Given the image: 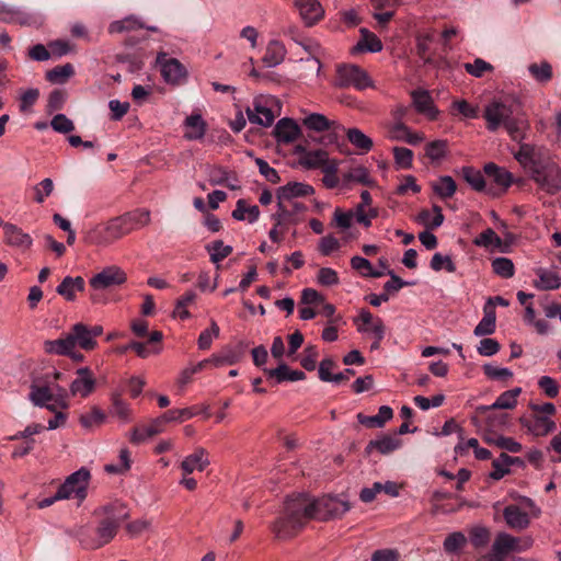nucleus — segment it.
<instances>
[{"label":"nucleus","instance_id":"obj_44","mask_svg":"<svg viewBox=\"0 0 561 561\" xmlns=\"http://www.w3.org/2000/svg\"><path fill=\"white\" fill-rule=\"evenodd\" d=\"M206 250L210 255V261L218 264L232 252V247L226 245L221 240H215L206 245Z\"/></svg>","mask_w":561,"mask_h":561},{"label":"nucleus","instance_id":"obj_12","mask_svg":"<svg viewBox=\"0 0 561 561\" xmlns=\"http://www.w3.org/2000/svg\"><path fill=\"white\" fill-rule=\"evenodd\" d=\"M90 472L85 468L71 473L58 489V496L82 501L87 495Z\"/></svg>","mask_w":561,"mask_h":561},{"label":"nucleus","instance_id":"obj_1","mask_svg":"<svg viewBox=\"0 0 561 561\" xmlns=\"http://www.w3.org/2000/svg\"><path fill=\"white\" fill-rule=\"evenodd\" d=\"M515 159L530 172V179L549 195L561 191V168L542 149L522 144L514 153Z\"/></svg>","mask_w":561,"mask_h":561},{"label":"nucleus","instance_id":"obj_39","mask_svg":"<svg viewBox=\"0 0 561 561\" xmlns=\"http://www.w3.org/2000/svg\"><path fill=\"white\" fill-rule=\"evenodd\" d=\"M75 75V68L71 64L54 67L46 72V79L54 84H62Z\"/></svg>","mask_w":561,"mask_h":561},{"label":"nucleus","instance_id":"obj_2","mask_svg":"<svg viewBox=\"0 0 561 561\" xmlns=\"http://www.w3.org/2000/svg\"><path fill=\"white\" fill-rule=\"evenodd\" d=\"M314 499L301 493L289 496L285 503L284 516L278 518L273 530L278 538L294 536L310 519H316Z\"/></svg>","mask_w":561,"mask_h":561},{"label":"nucleus","instance_id":"obj_64","mask_svg":"<svg viewBox=\"0 0 561 561\" xmlns=\"http://www.w3.org/2000/svg\"><path fill=\"white\" fill-rule=\"evenodd\" d=\"M556 428V423L548 416L536 415L531 431L536 435H546Z\"/></svg>","mask_w":561,"mask_h":561},{"label":"nucleus","instance_id":"obj_21","mask_svg":"<svg viewBox=\"0 0 561 561\" xmlns=\"http://www.w3.org/2000/svg\"><path fill=\"white\" fill-rule=\"evenodd\" d=\"M314 190L311 185L301 182H289L280 186L276 191V198L280 202H294L293 199L300 196L313 194Z\"/></svg>","mask_w":561,"mask_h":561},{"label":"nucleus","instance_id":"obj_40","mask_svg":"<svg viewBox=\"0 0 561 561\" xmlns=\"http://www.w3.org/2000/svg\"><path fill=\"white\" fill-rule=\"evenodd\" d=\"M110 413L112 416L119 419L124 423H127L130 419L129 405L122 399L119 392H114L112 394V407Z\"/></svg>","mask_w":561,"mask_h":561},{"label":"nucleus","instance_id":"obj_62","mask_svg":"<svg viewBox=\"0 0 561 561\" xmlns=\"http://www.w3.org/2000/svg\"><path fill=\"white\" fill-rule=\"evenodd\" d=\"M394 161L400 169H410L412 167L413 152L403 147L393 148Z\"/></svg>","mask_w":561,"mask_h":561},{"label":"nucleus","instance_id":"obj_31","mask_svg":"<svg viewBox=\"0 0 561 561\" xmlns=\"http://www.w3.org/2000/svg\"><path fill=\"white\" fill-rule=\"evenodd\" d=\"M401 445L402 442L397 435L389 434L371 440L368 445V449H376L380 454L387 455L399 449Z\"/></svg>","mask_w":561,"mask_h":561},{"label":"nucleus","instance_id":"obj_55","mask_svg":"<svg viewBox=\"0 0 561 561\" xmlns=\"http://www.w3.org/2000/svg\"><path fill=\"white\" fill-rule=\"evenodd\" d=\"M218 335H219V327L215 320H211L210 328L201 332V334L198 336L197 344H198L199 350H208L213 343V340L218 337Z\"/></svg>","mask_w":561,"mask_h":561},{"label":"nucleus","instance_id":"obj_63","mask_svg":"<svg viewBox=\"0 0 561 561\" xmlns=\"http://www.w3.org/2000/svg\"><path fill=\"white\" fill-rule=\"evenodd\" d=\"M241 353H242V348L239 352H236L233 350H225L221 354L214 355L210 358V360L216 366L233 365L237 362H239Z\"/></svg>","mask_w":561,"mask_h":561},{"label":"nucleus","instance_id":"obj_5","mask_svg":"<svg viewBox=\"0 0 561 561\" xmlns=\"http://www.w3.org/2000/svg\"><path fill=\"white\" fill-rule=\"evenodd\" d=\"M98 342L92 339L89 327L78 322L71 327L65 337L45 341L44 350L46 353H62L68 350L67 347L79 346L84 351H92Z\"/></svg>","mask_w":561,"mask_h":561},{"label":"nucleus","instance_id":"obj_61","mask_svg":"<svg viewBox=\"0 0 561 561\" xmlns=\"http://www.w3.org/2000/svg\"><path fill=\"white\" fill-rule=\"evenodd\" d=\"M385 275L390 276V280L385 283L383 293L388 294V297L396 295L401 288L411 285L409 282L402 280L399 276H397L392 271L385 272Z\"/></svg>","mask_w":561,"mask_h":561},{"label":"nucleus","instance_id":"obj_51","mask_svg":"<svg viewBox=\"0 0 561 561\" xmlns=\"http://www.w3.org/2000/svg\"><path fill=\"white\" fill-rule=\"evenodd\" d=\"M447 141L446 140H434L428 142L425 147V154L432 161H440L447 153Z\"/></svg>","mask_w":561,"mask_h":561},{"label":"nucleus","instance_id":"obj_29","mask_svg":"<svg viewBox=\"0 0 561 561\" xmlns=\"http://www.w3.org/2000/svg\"><path fill=\"white\" fill-rule=\"evenodd\" d=\"M515 463H522V460L517 457H511L505 453H502L499 458L492 462L493 470L490 472V478L493 480H500L510 472V467Z\"/></svg>","mask_w":561,"mask_h":561},{"label":"nucleus","instance_id":"obj_49","mask_svg":"<svg viewBox=\"0 0 561 561\" xmlns=\"http://www.w3.org/2000/svg\"><path fill=\"white\" fill-rule=\"evenodd\" d=\"M461 174L465 181L476 191H482L485 186L484 178L482 173L471 167H463Z\"/></svg>","mask_w":561,"mask_h":561},{"label":"nucleus","instance_id":"obj_60","mask_svg":"<svg viewBox=\"0 0 561 561\" xmlns=\"http://www.w3.org/2000/svg\"><path fill=\"white\" fill-rule=\"evenodd\" d=\"M484 375L492 380H505L513 377V371L505 367L494 366L492 364L483 365Z\"/></svg>","mask_w":561,"mask_h":561},{"label":"nucleus","instance_id":"obj_37","mask_svg":"<svg viewBox=\"0 0 561 561\" xmlns=\"http://www.w3.org/2000/svg\"><path fill=\"white\" fill-rule=\"evenodd\" d=\"M537 275L535 286L541 290L558 289L561 286V277L553 271L540 268Z\"/></svg>","mask_w":561,"mask_h":561},{"label":"nucleus","instance_id":"obj_10","mask_svg":"<svg viewBox=\"0 0 561 561\" xmlns=\"http://www.w3.org/2000/svg\"><path fill=\"white\" fill-rule=\"evenodd\" d=\"M353 322L360 334L374 339L370 350H378L386 332L383 321L379 317L374 316L369 310L362 308L357 317L353 319Z\"/></svg>","mask_w":561,"mask_h":561},{"label":"nucleus","instance_id":"obj_17","mask_svg":"<svg viewBox=\"0 0 561 561\" xmlns=\"http://www.w3.org/2000/svg\"><path fill=\"white\" fill-rule=\"evenodd\" d=\"M77 378L70 385V392L72 396H80L81 398L89 397L95 389V378L89 367L78 368Z\"/></svg>","mask_w":561,"mask_h":561},{"label":"nucleus","instance_id":"obj_32","mask_svg":"<svg viewBox=\"0 0 561 561\" xmlns=\"http://www.w3.org/2000/svg\"><path fill=\"white\" fill-rule=\"evenodd\" d=\"M185 127V137L188 140L202 139L206 133V123L199 114H193L186 117Z\"/></svg>","mask_w":561,"mask_h":561},{"label":"nucleus","instance_id":"obj_50","mask_svg":"<svg viewBox=\"0 0 561 561\" xmlns=\"http://www.w3.org/2000/svg\"><path fill=\"white\" fill-rule=\"evenodd\" d=\"M373 146L374 142L371 138H369L358 128H353V148L356 149L357 153H367L371 150Z\"/></svg>","mask_w":561,"mask_h":561},{"label":"nucleus","instance_id":"obj_4","mask_svg":"<svg viewBox=\"0 0 561 561\" xmlns=\"http://www.w3.org/2000/svg\"><path fill=\"white\" fill-rule=\"evenodd\" d=\"M105 517L95 530V538H79L84 549L95 550L107 545L116 536L122 523L128 517L126 507L119 503L105 507Z\"/></svg>","mask_w":561,"mask_h":561},{"label":"nucleus","instance_id":"obj_56","mask_svg":"<svg viewBox=\"0 0 561 561\" xmlns=\"http://www.w3.org/2000/svg\"><path fill=\"white\" fill-rule=\"evenodd\" d=\"M197 414V410L195 407L193 408H184V409H173L169 410L164 413V420L168 422H179L182 423L192 419Z\"/></svg>","mask_w":561,"mask_h":561},{"label":"nucleus","instance_id":"obj_7","mask_svg":"<svg viewBox=\"0 0 561 561\" xmlns=\"http://www.w3.org/2000/svg\"><path fill=\"white\" fill-rule=\"evenodd\" d=\"M128 233L123 216H118L92 228L88 232V241L96 245H108Z\"/></svg>","mask_w":561,"mask_h":561},{"label":"nucleus","instance_id":"obj_16","mask_svg":"<svg viewBox=\"0 0 561 561\" xmlns=\"http://www.w3.org/2000/svg\"><path fill=\"white\" fill-rule=\"evenodd\" d=\"M294 7L307 26L318 23L324 14V10L318 0H291Z\"/></svg>","mask_w":561,"mask_h":561},{"label":"nucleus","instance_id":"obj_59","mask_svg":"<svg viewBox=\"0 0 561 561\" xmlns=\"http://www.w3.org/2000/svg\"><path fill=\"white\" fill-rule=\"evenodd\" d=\"M34 201L38 204L44 203L45 198L48 197L54 191V182L51 179L46 178L36 184L33 188Z\"/></svg>","mask_w":561,"mask_h":561},{"label":"nucleus","instance_id":"obj_34","mask_svg":"<svg viewBox=\"0 0 561 561\" xmlns=\"http://www.w3.org/2000/svg\"><path fill=\"white\" fill-rule=\"evenodd\" d=\"M484 316L473 330L476 336H485L494 333L496 316L492 307L484 306Z\"/></svg>","mask_w":561,"mask_h":561},{"label":"nucleus","instance_id":"obj_48","mask_svg":"<svg viewBox=\"0 0 561 561\" xmlns=\"http://www.w3.org/2000/svg\"><path fill=\"white\" fill-rule=\"evenodd\" d=\"M302 124L310 130L324 131L331 126L330 121L322 114L311 113L302 119Z\"/></svg>","mask_w":561,"mask_h":561},{"label":"nucleus","instance_id":"obj_3","mask_svg":"<svg viewBox=\"0 0 561 561\" xmlns=\"http://www.w3.org/2000/svg\"><path fill=\"white\" fill-rule=\"evenodd\" d=\"M486 128L491 131L504 127L512 140L520 142L529 128L528 121L520 113H515L511 105L501 101L490 102L483 113Z\"/></svg>","mask_w":561,"mask_h":561},{"label":"nucleus","instance_id":"obj_13","mask_svg":"<svg viewBox=\"0 0 561 561\" xmlns=\"http://www.w3.org/2000/svg\"><path fill=\"white\" fill-rule=\"evenodd\" d=\"M127 279L126 273L116 265L103 268L90 279V286L94 291L104 290L124 284Z\"/></svg>","mask_w":561,"mask_h":561},{"label":"nucleus","instance_id":"obj_42","mask_svg":"<svg viewBox=\"0 0 561 561\" xmlns=\"http://www.w3.org/2000/svg\"><path fill=\"white\" fill-rule=\"evenodd\" d=\"M285 57V48L278 42H271L267 46L266 53L263 57V62L267 67H275L279 65Z\"/></svg>","mask_w":561,"mask_h":561},{"label":"nucleus","instance_id":"obj_57","mask_svg":"<svg viewBox=\"0 0 561 561\" xmlns=\"http://www.w3.org/2000/svg\"><path fill=\"white\" fill-rule=\"evenodd\" d=\"M431 268L439 272L442 270H446L449 273H454L456 271V265L453 262L449 255H443L442 253H435L431 260Z\"/></svg>","mask_w":561,"mask_h":561},{"label":"nucleus","instance_id":"obj_20","mask_svg":"<svg viewBox=\"0 0 561 561\" xmlns=\"http://www.w3.org/2000/svg\"><path fill=\"white\" fill-rule=\"evenodd\" d=\"M273 135L278 144L294 142L300 135L298 124L290 118H282L274 127Z\"/></svg>","mask_w":561,"mask_h":561},{"label":"nucleus","instance_id":"obj_54","mask_svg":"<svg viewBox=\"0 0 561 561\" xmlns=\"http://www.w3.org/2000/svg\"><path fill=\"white\" fill-rule=\"evenodd\" d=\"M493 272L503 277L510 278L514 275V264L512 260L507 257H496L492 261Z\"/></svg>","mask_w":561,"mask_h":561},{"label":"nucleus","instance_id":"obj_8","mask_svg":"<svg viewBox=\"0 0 561 561\" xmlns=\"http://www.w3.org/2000/svg\"><path fill=\"white\" fill-rule=\"evenodd\" d=\"M278 101L272 95H259L254 99L252 107L247 108V115L251 123L264 127L271 126L278 114Z\"/></svg>","mask_w":561,"mask_h":561},{"label":"nucleus","instance_id":"obj_38","mask_svg":"<svg viewBox=\"0 0 561 561\" xmlns=\"http://www.w3.org/2000/svg\"><path fill=\"white\" fill-rule=\"evenodd\" d=\"M433 211L434 214H432L427 209L422 210L417 215V221L428 229H435L440 227L444 222V215L442 213V208L437 205H434Z\"/></svg>","mask_w":561,"mask_h":561},{"label":"nucleus","instance_id":"obj_33","mask_svg":"<svg viewBox=\"0 0 561 561\" xmlns=\"http://www.w3.org/2000/svg\"><path fill=\"white\" fill-rule=\"evenodd\" d=\"M128 227L129 233L150 224V211L148 209H135L122 215Z\"/></svg>","mask_w":561,"mask_h":561},{"label":"nucleus","instance_id":"obj_23","mask_svg":"<svg viewBox=\"0 0 561 561\" xmlns=\"http://www.w3.org/2000/svg\"><path fill=\"white\" fill-rule=\"evenodd\" d=\"M335 367L336 364L332 358L322 359L318 369L319 378L322 381L332 382L334 385H340L342 381L346 380L350 369L335 373Z\"/></svg>","mask_w":561,"mask_h":561},{"label":"nucleus","instance_id":"obj_19","mask_svg":"<svg viewBox=\"0 0 561 561\" xmlns=\"http://www.w3.org/2000/svg\"><path fill=\"white\" fill-rule=\"evenodd\" d=\"M3 229L4 242L21 250H27L33 243L32 237L24 232L20 227L10 222H3L1 226Z\"/></svg>","mask_w":561,"mask_h":561},{"label":"nucleus","instance_id":"obj_26","mask_svg":"<svg viewBox=\"0 0 561 561\" xmlns=\"http://www.w3.org/2000/svg\"><path fill=\"white\" fill-rule=\"evenodd\" d=\"M264 373L270 379H274L277 383L284 381H298L306 377L304 371L294 370L286 364H280L273 369H264Z\"/></svg>","mask_w":561,"mask_h":561},{"label":"nucleus","instance_id":"obj_27","mask_svg":"<svg viewBox=\"0 0 561 561\" xmlns=\"http://www.w3.org/2000/svg\"><path fill=\"white\" fill-rule=\"evenodd\" d=\"M208 465L207 451L199 447L192 455L184 458L181 468L185 474H190L195 470L203 471Z\"/></svg>","mask_w":561,"mask_h":561},{"label":"nucleus","instance_id":"obj_6","mask_svg":"<svg viewBox=\"0 0 561 561\" xmlns=\"http://www.w3.org/2000/svg\"><path fill=\"white\" fill-rule=\"evenodd\" d=\"M502 514L508 528L523 531L530 526L531 518L540 516L541 510L530 497L524 496L520 499V505L508 504Z\"/></svg>","mask_w":561,"mask_h":561},{"label":"nucleus","instance_id":"obj_53","mask_svg":"<svg viewBox=\"0 0 561 561\" xmlns=\"http://www.w3.org/2000/svg\"><path fill=\"white\" fill-rule=\"evenodd\" d=\"M30 400L37 407L47 405L53 400V393L48 387L32 386Z\"/></svg>","mask_w":561,"mask_h":561},{"label":"nucleus","instance_id":"obj_45","mask_svg":"<svg viewBox=\"0 0 561 561\" xmlns=\"http://www.w3.org/2000/svg\"><path fill=\"white\" fill-rule=\"evenodd\" d=\"M530 76L539 83H547L552 78V67L547 61L530 64L528 66Z\"/></svg>","mask_w":561,"mask_h":561},{"label":"nucleus","instance_id":"obj_47","mask_svg":"<svg viewBox=\"0 0 561 561\" xmlns=\"http://www.w3.org/2000/svg\"><path fill=\"white\" fill-rule=\"evenodd\" d=\"M353 270L359 272L360 275L365 277H381L385 275L383 271H378L374 268L371 263L364 257L353 256Z\"/></svg>","mask_w":561,"mask_h":561},{"label":"nucleus","instance_id":"obj_15","mask_svg":"<svg viewBox=\"0 0 561 561\" xmlns=\"http://www.w3.org/2000/svg\"><path fill=\"white\" fill-rule=\"evenodd\" d=\"M161 53L157 56V62L160 65L162 78L167 83L180 84L187 76L185 67L175 58H165Z\"/></svg>","mask_w":561,"mask_h":561},{"label":"nucleus","instance_id":"obj_52","mask_svg":"<svg viewBox=\"0 0 561 561\" xmlns=\"http://www.w3.org/2000/svg\"><path fill=\"white\" fill-rule=\"evenodd\" d=\"M466 543V536L460 531H455L445 539L444 549L447 553H458Z\"/></svg>","mask_w":561,"mask_h":561},{"label":"nucleus","instance_id":"obj_18","mask_svg":"<svg viewBox=\"0 0 561 561\" xmlns=\"http://www.w3.org/2000/svg\"><path fill=\"white\" fill-rule=\"evenodd\" d=\"M360 202L353 210L355 220L364 227H369L371 220L378 216V209L371 205V195L367 190H362L359 193Z\"/></svg>","mask_w":561,"mask_h":561},{"label":"nucleus","instance_id":"obj_41","mask_svg":"<svg viewBox=\"0 0 561 561\" xmlns=\"http://www.w3.org/2000/svg\"><path fill=\"white\" fill-rule=\"evenodd\" d=\"M327 162L328 153L321 149L307 151L300 159L301 165L307 169L325 167Z\"/></svg>","mask_w":561,"mask_h":561},{"label":"nucleus","instance_id":"obj_28","mask_svg":"<svg viewBox=\"0 0 561 561\" xmlns=\"http://www.w3.org/2000/svg\"><path fill=\"white\" fill-rule=\"evenodd\" d=\"M522 393V388L516 387L501 393L491 405H482L479 411L485 412L491 409H514L517 404V398Z\"/></svg>","mask_w":561,"mask_h":561},{"label":"nucleus","instance_id":"obj_24","mask_svg":"<svg viewBox=\"0 0 561 561\" xmlns=\"http://www.w3.org/2000/svg\"><path fill=\"white\" fill-rule=\"evenodd\" d=\"M85 288L84 279L81 276L71 277L66 276L61 283L57 286L56 291L58 295L64 297L67 301L76 300V294L83 291Z\"/></svg>","mask_w":561,"mask_h":561},{"label":"nucleus","instance_id":"obj_36","mask_svg":"<svg viewBox=\"0 0 561 561\" xmlns=\"http://www.w3.org/2000/svg\"><path fill=\"white\" fill-rule=\"evenodd\" d=\"M484 172L502 190H506L512 183V174L494 163L485 164Z\"/></svg>","mask_w":561,"mask_h":561},{"label":"nucleus","instance_id":"obj_25","mask_svg":"<svg viewBox=\"0 0 561 561\" xmlns=\"http://www.w3.org/2000/svg\"><path fill=\"white\" fill-rule=\"evenodd\" d=\"M413 104L417 112L427 115L431 119L437 117L438 111L434 105L433 99L426 90H415L412 92Z\"/></svg>","mask_w":561,"mask_h":561},{"label":"nucleus","instance_id":"obj_22","mask_svg":"<svg viewBox=\"0 0 561 561\" xmlns=\"http://www.w3.org/2000/svg\"><path fill=\"white\" fill-rule=\"evenodd\" d=\"M382 50V43L376 34L366 27L359 28V39L353 46V54L379 53Z\"/></svg>","mask_w":561,"mask_h":561},{"label":"nucleus","instance_id":"obj_9","mask_svg":"<svg viewBox=\"0 0 561 561\" xmlns=\"http://www.w3.org/2000/svg\"><path fill=\"white\" fill-rule=\"evenodd\" d=\"M534 546L530 535L515 537L508 533H499L492 545V552L496 560L502 561L511 552H525Z\"/></svg>","mask_w":561,"mask_h":561},{"label":"nucleus","instance_id":"obj_14","mask_svg":"<svg viewBox=\"0 0 561 561\" xmlns=\"http://www.w3.org/2000/svg\"><path fill=\"white\" fill-rule=\"evenodd\" d=\"M306 210L307 206L302 203L277 201V210L272 215V219L276 221V226L297 225Z\"/></svg>","mask_w":561,"mask_h":561},{"label":"nucleus","instance_id":"obj_11","mask_svg":"<svg viewBox=\"0 0 561 561\" xmlns=\"http://www.w3.org/2000/svg\"><path fill=\"white\" fill-rule=\"evenodd\" d=\"M316 519L328 520L336 518L346 513L350 508L348 496L344 493L340 495H323L314 499Z\"/></svg>","mask_w":561,"mask_h":561},{"label":"nucleus","instance_id":"obj_30","mask_svg":"<svg viewBox=\"0 0 561 561\" xmlns=\"http://www.w3.org/2000/svg\"><path fill=\"white\" fill-rule=\"evenodd\" d=\"M31 15L21 11L18 8L11 7L5 3H0V22L3 23H20L22 25L31 23Z\"/></svg>","mask_w":561,"mask_h":561},{"label":"nucleus","instance_id":"obj_43","mask_svg":"<svg viewBox=\"0 0 561 561\" xmlns=\"http://www.w3.org/2000/svg\"><path fill=\"white\" fill-rule=\"evenodd\" d=\"M433 190L439 197L450 198L456 193L457 185L451 176L443 175L433 184Z\"/></svg>","mask_w":561,"mask_h":561},{"label":"nucleus","instance_id":"obj_58","mask_svg":"<svg viewBox=\"0 0 561 561\" xmlns=\"http://www.w3.org/2000/svg\"><path fill=\"white\" fill-rule=\"evenodd\" d=\"M486 442L490 444H494L499 448L507 450L510 453H519L522 450V445L511 437H505V436L488 437Z\"/></svg>","mask_w":561,"mask_h":561},{"label":"nucleus","instance_id":"obj_35","mask_svg":"<svg viewBox=\"0 0 561 561\" xmlns=\"http://www.w3.org/2000/svg\"><path fill=\"white\" fill-rule=\"evenodd\" d=\"M232 217L236 220H247L253 224L260 217V209L256 205H248L244 199H239L236 209L232 211Z\"/></svg>","mask_w":561,"mask_h":561},{"label":"nucleus","instance_id":"obj_46","mask_svg":"<svg viewBox=\"0 0 561 561\" xmlns=\"http://www.w3.org/2000/svg\"><path fill=\"white\" fill-rule=\"evenodd\" d=\"M144 24L135 16H127L119 21H114L108 26V32L114 33H123L137 28H142Z\"/></svg>","mask_w":561,"mask_h":561}]
</instances>
